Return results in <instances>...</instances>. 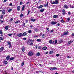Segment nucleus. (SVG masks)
<instances>
[{"label":"nucleus","mask_w":74,"mask_h":74,"mask_svg":"<svg viewBox=\"0 0 74 74\" xmlns=\"http://www.w3.org/2000/svg\"><path fill=\"white\" fill-rule=\"evenodd\" d=\"M65 35H69V32H64L63 34V35L64 36Z\"/></svg>","instance_id":"nucleus-1"},{"label":"nucleus","mask_w":74,"mask_h":74,"mask_svg":"<svg viewBox=\"0 0 74 74\" xmlns=\"http://www.w3.org/2000/svg\"><path fill=\"white\" fill-rule=\"evenodd\" d=\"M49 69H50V70H51L52 71L53 70H57V68L56 67H51L49 68Z\"/></svg>","instance_id":"nucleus-2"},{"label":"nucleus","mask_w":74,"mask_h":74,"mask_svg":"<svg viewBox=\"0 0 74 74\" xmlns=\"http://www.w3.org/2000/svg\"><path fill=\"white\" fill-rule=\"evenodd\" d=\"M17 36L19 37H21L22 36V33H20V34H17Z\"/></svg>","instance_id":"nucleus-3"},{"label":"nucleus","mask_w":74,"mask_h":74,"mask_svg":"<svg viewBox=\"0 0 74 74\" xmlns=\"http://www.w3.org/2000/svg\"><path fill=\"white\" fill-rule=\"evenodd\" d=\"M28 54L29 56H32V55H33V53L30 51L28 53Z\"/></svg>","instance_id":"nucleus-4"},{"label":"nucleus","mask_w":74,"mask_h":74,"mask_svg":"<svg viewBox=\"0 0 74 74\" xmlns=\"http://www.w3.org/2000/svg\"><path fill=\"white\" fill-rule=\"evenodd\" d=\"M74 41L73 40H70V41H69L68 42V45H70V44H71V43H73V42Z\"/></svg>","instance_id":"nucleus-5"},{"label":"nucleus","mask_w":74,"mask_h":74,"mask_svg":"<svg viewBox=\"0 0 74 74\" xmlns=\"http://www.w3.org/2000/svg\"><path fill=\"white\" fill-rule=\"evenodd\" d=\"M64 7L65 8H66V9H68V8H69V7H68V6L66 4L64 5Z\"/></svg>","instance_id":"nucleus-6"},{"label":"nucleus","mask_w":74,"mask_h":74,"mask_svg":"<svg viewBox=\"0 0 74 74\" xmlns=\"http://www.w3.org/2000/svg\"><path fill=\"white\" fill-rule=\"evenodd\" d=\"M4 47H2L1 48H0V52H3V50H4Z\"/></svg>","instance_id":"nucleus-7"},{"label":"nucleus","mask_w":74,"mask_h":74,"mask_svg":"<svg viewBox=\"0 0 74 74\" xmlns=\"http://www.w3.org/2000/svg\"><path fill=\"white\" fill-rule=\"evenodd\" d=\"M51 24L52 25H56L57 23V22H54V21H52L51 22Z\"/></svg>","instance_id":"nucleus-8"},{"label":"nucleus","mask_w":74,"mask_h":74,"mask_svg":"<svg viewBox=\"0 0 74 74\" xmlns=\"http://www.w3.org/2000/svg\"><path fill=\"white\" fill-rule=\"evenodd\" d=\"M21 51L22 52H24L25 51V48L24 46L23 47L21 48Z\"/></svg>","instance_id":"nucleus-9"},{"label":"nucleus","mask_w":74,"mask_h":74,"mask_svg":"<svg viewBox=\"0 0 74 74\" xmlns=\"http://www.w3.org/2000/svg\"><path fill=\"white\" fill-rule=\"evenodd\" d=\"M62 14L63 15H64L66 14V12H65V10L64 9L62 10Z\"/></svg>","instance_id":"nucleus-10"},{"label":"nucleus","mask_w":74,"mask_h":74,"mask_svg":"<svg viewBox=\"0 0 74 74\" xmlns=\"http://www.w3.org/2000/svg\"><path fill=\"white\" fill-rule=\"evenodd\" d=\"M26 34H27V33L26 32H25L22 34V36H26Z\"/></svg>","instance_id":"nucleus-11"},{"label":"nucleus","mask_w":74,"mask_h":74,"mask_svg":"<svg viewBox=\"0 0 74 74\" xmlns=\"http://www.w3.org/2000/svg\"><path fill=\"white\" fill-rule=\"evenodd\" d=\"M10 56H7L6 58L7 60H8L10 59Z\"/></svg>","instance_id":"nucleus-12"},{"label":"nucleus","mask_w":74,"mask_h":74,"mask_svg":"<svg viewBox=\"0 0 74 74\" xmlns=\"http://www.w3.org/2000/svg\"><path fill=\"white\" fill-rule=\"evenodd\" d=\"M4 64L6 65H7V64H8V62L4 60V61L3 62Z\"/></svg>","instance_id":"nucleus-13"},{"label":"nucleus","mask_w":74,"mask_h":74,"mask_svg":"<svg viewBox=\"0 0 74 74\" xmlns=\"http://www.w3.org/2000/svg\"><path fill=\"white\" fill-rule=\"evenodd\" d=\"M8 42V45H9V48H10L11 47V43H10V42Z\"/></svg>","instance_id":"nucleus-14"},{"label":"nucleus","mask_w":74,"mask_h":74,"mask_svg":"<svg viewBox=\"0 0 74 74\" xmlns=\"http://www.w3.org/2000/svg\"><path fill=\"white\" fill-rule=\"evenodd\" d=\"M54 1L55 2V4H58V3H59V1L58 0H55Z\"/></svg>","instance_id":"nucleus-15"},{"label":"nucleus","mask_w":74,"mask_h":74,"mask_svg":"<svg viewBox=\"0 0 74 74\" xmlns=\"http://www.w3.org/2000/svg\"><path fill=\"white\" fill-rule=\"evenodd\" d=\"M25 7H26L25 5H24L22 7V10L24 11V10H25Z\"/></svg>","instance_id":"nucleus-16"},{"label":"nucleus","mask_w":74,"mask_h":74,"mask_svg":"<svg viewBox=\"0 0 74 74\" xmlns=\"http://www.w3.org/2000/svg\"><path fill=\"white\" fill-rule=\"evenodd\" d=\"M20 9H21V7H20V6H18L17 7V11H19V10H20Z\"/></svg>","instance_id":"nucleus-17"},{"label":"nucleus","mask_w":74,"mask_h":74,"mask_svg":"<svg viewBox=\"0 0 74 74\" xmlns=\"http://www.w3.org/2000/svg\"><path fill=\"white\" fill-rule=\"evenodd\" d=\"M47 6H48V2H47V4H45L44 5L45 7H47Z\"/></svg>","instance_id":"nucleus-18"},{"label":"nucleus","mask_w":74,"mask_h":74,"mask_svg":"<svg viewBox=\"0 0 74 74\" xmlns=\"http://www.w3.org/2000/svg\"><path fill=\"white\" fill-rule=\"evenodd\" d=\"M42 49L43 50H46L47 49V47H43Z\"/></svg>","instance_id":"nucleus-19"},{"label":"nucleus","mask_w":74,"mask_h":74,"mask_svg":"<svg viewBox=\"0 0 74 74\" xmlns=\"http://www.w3.org/2000/svg\"><path fill=\"white\" fill-rule=\"evenodd\" d=\"M14 59H15V58H14V57H12L10 59V60H14Z\"/></svg>","instance_id":"nucleus-20"},{"label":"nucleus","mask_w":74,"mask_h":74,"mask_svg":"<svg viewBox=\"0 0 74 74\" xmlns=\"http://www.w3.org/2000/svg\"><path fill=\"white\" fill-rule=\"evenodd\" d=\"M58 15H54L53 16V17L54 18H57V17H58Z\"/></svg>","instance_id":"nucleus-21"},{"label":"nucleus","mask_w":74,"mask_h":74,"mask_svg":"<svg viewBox=\"0 0 74 74\" xmlns=\"http://www.w3.org/2000/svg\"><path fill=\"white\" fill-rule=\"evenodd\" d=\"M34 31L35 32H38V28H35L34 29Z\"/></svg>","instance_id":"nucleus-22"},{"label":"nucleus","mask_w":74,"mask_h":74,"mask_svg":"<svg viewBox=\"0 0 74 74\" xmlns=\"http://www.w3.org/2000/svg\"><path fill=\"white\" fill-rule=\"evenodd\" d=\"M44 9H41V10H40V12H44Z\"/></svg>","instance_id":"nucleus-23"},{"label":"nucleus","mask_w":74,"mask_h":74,"mask_svg":"<svg viewBox=\"0 0 74 74\" xmlns=\"http://www.w3.org/2000/svg\"><path fill=\"white\" fill-rule=\"evenodd\" d=\"M2 13L3 15H4L5 14V10H3L2 11Z\"/></svg>","instance_id":"nucleus-24"},{"label":"nucleus","mask_w":74,"mask_h":74,"mask_svg":"<svg viewBox=\"0 0 74 74\" xmlns=\"http://www.w3.org/2000/svg\"><path fill=\"white\" fill-rule=\"evenodd\" d=\"M31 21H32V22H35V21H36V19L32 18L31 19Z\"/></svg>","instance_id":"nucleus-25"},{"label":"nucleus","mask_w":74,"mask_h":74,"mask_svg":"<svg viewBox=\"0 0 74 74\" xmlns=\"http://www.w3.org/2000/svg\"><path fill=\"white\" fill-rule=\"evenodd\" d=\"M46 29L47 32H49V28L46 27Z\"/></svg>","instance_id":"nucleus-26"},{"label":"nucleus","mask_w":74,"mask_h":74,"mask_svg":"<svg viewBox=\"0 0 74 74\" xmlns=\"http://www.w3.org/2000/svg\"><path fill=\"white\" fill-rule=\"evenodd\" d=\"M53 51H50L49 52V55H51V54L52 53H53Z\"/></svg>","instance_id":"nucleus-27"},{"label":"nucleus","mask_w":74,"mask_h":74,"mask_svg":"<svg viewBox=\"0 0 74 74\" xmlns=\"http://www.w3.org/2000/svg\"><path fill=\"white\" fill-rule=\"evenodd\" d=\"M8 27H8V26H6L5 27V29L6 30H8Z\"/></svg>","instance_id":"nucleus-28"},{"label":"nucleus","mask_w":74,"mask_h":74,"mask_svg":"<svg viewBox=\"0 0 74 74\" xmlns=\"http://www.w3.org/2000/svg\"><path fill=\"white\" fill-rule=\"evenodd\" d=\"M40 55V53L39 52H38L37 53L36 56H39Z\"/></svg>","instance_id":"nucleus-29"},{"label":"nucleus","mask_w":74,"mask_h":74,"mask_svg":"<svg viewBox=\"0 0 74 74\" xmlns=\"http://www.w3.org/2000/svg\"><path fill=\"white\" fill-rule=\"evenodd\" d=\"M30 41L28 40L27 41V44H30Z\"/></svg>","instance_id":"nucleus-30"},{"label":"nucleus","mask_w":74,"mask_h":74,"mask_svg":"<svg viewBox=\"0 0 74 74\" xmlns=\"http://www.w3.org/2000/svg\"><path fill=\"white\" fill-rule=\"evenodd\" d=\"M43 7V5H40L39 6L38 8H42Z\"/></svg>","instance_id":"nucleus-31"},{"label":"nucleus","mask_w":74,"mask_h":74,"mask_svg":"<svg viewBox=\"0 0 74 74\" xmlns=\"http://www.w3.org/2000/svg\"><path fill=\"white\" fill-rule=\"evenodd\" d=\"M49 43L50 44H52V40H49Z\"/></svg>","instance_id":"nucleus-32"},{"label":"nucleus","mask_w":74,"mask_h":74,"mask_svg":"<svg viewBox=\"0 0 74 74\" xmlns=\"http://www.w3.org/2000/svg\"><path fill=\"white\" fill-rule=\"evenodd\" d=\"M61 23H64V22H65L64 21V20H63V19H62L61 20Z\"/></svg>","instance_id":"nucleus-33"},{"label":"nucleus","mask_w":74,"mask_h":74,"mask_svg":"<svg viewBox=\"0 0 74 74\" xmlns=\"http://www.w3.org/2000/svg\"><path fill=\"white\" fill-rule=\"evenodd\" d=\"M0 34L1 35H3V31L2 30H0Z\"/></svg>","instance_id":"nucleus-34"},{"label":"nucleus","mask_w":74,"mask_h":74,"mask_svg":"<svg viewBox=\"0 0 74 74\" xmlns=\"http://www.w3.org/2000/svg\"><path fill=\"white\" fill-rule=\"evenodd\" d=\"M28 32V33L30 34V33H32V30H29Z\"/></svg>","instance_id":"nucleus-35"},{"label":"nucleus","mask_w":74,"mask_h":74,"mask_svg":"<svg viewBox=\"0 0 74 74\" xmlns=\"http://www.w3.org/2000/svg\"><path fill=\"white\" fill-rule=\"evenodd\" d=\"M24 65V61H23L21 63V66H23Z\"/></svg>","instance_id":"nucleus-36"},{"label":"nucleus","mask_w":74,"mask_h":74,"mask_svg":"<svg viewBox=\"0 0 74 74\" xmlns=\"http://www.w3.org/2000/svg\"><path fill=\"white\" fill-rule=\"evenodd\" d=\"M63 42V40L62 39H60V41H59V43H62Z\"/></svg>","instance_id":"nucleus-37"},{"label":"nucleus","mask_w":74,"mask_h":74,"mask_svg":"<svg viewBox=\"0 0 74 74\" xmlns=\"http://www.w3.org/2000/svg\"><path fill=\"white\" fill-rule=\"evenodd\" d=\"M12 9H9V10H8V12H11V11H12Z\"/></svg>","instance_id":"nucleus-38"},{"label":"nucleus","mask_w":74,"mask_h":74,"mask_svg":"<svg viewBox=\"0 0 74 74\" xmlns=\"http://www.w3.org/2000/svg\"><path fill=\"white\" fill-rule=\"evenodd\" d=\"M36 41L38 42H40L41 41V39H39L37 40Z\"/></svg>","instance_id":"nucleus-39"},{"label":"nucleus","mask_w":74,"mask_h":74,"mask_svg":"<svg viewBox=\"0 0 74 74\" xmlns=\"http://www.w3.org/2000/svg\"><path fill=\"white\" fill-rule=\"evenodd\" d=\"M4 40V38L3 37H0V40Z\"/></svg>","instance_id":"nucleus-40"},{"label":"nucleus","mask_w":74,"mask_h":74,"mask_svg":"<svg viewBox=\"0 0 74 74\" xmlns=\"http://www.w3.org/2000/svg\"><path fill=\"white\" fill-rule=\"evenodd\" d=\"M51 4H55V1H53L52 2H51Z\"/></svg>","instance_id":"nucleus-41"},{"label":"nucleus","mask_w":74,"mask_h":74,"mask_svg":"<svg viewBox=\"0 0 74 74\" xmlns=\"http://www.w3.org/2000/svg\"><path fill=\"white\" fill-rule=\"evenodd\" d=\"M8 36H12V34H8Z\"/></svg>","instance_id":"nucleus-42"},{"label":"nucleus","mask_w":74,"mask_h":74,"mask_svg":"<svg viewBox=\"0 0 74 74\" xmlns=\"http://www.w3.org/2000/svg\"><path fill=\"white\" fill-rule=\"evenodd\" d=\"M25 23H23L22 25V26H24V27L25 26Z\"/></svg>","instance_id":"nucleus-43"},{"label":"nucleus","mask_w":74,"mask_h":74,"mask_svg":"<svg viewBox=\"0 0 74 74\" xmlns=\"http://www.w3.org/2000/svg\"><path fill=\"white\" fill-rule=\"evenodd\" d=\"M42 36L43 38H45V35L43 34Z\"/></svg>","instance_id":"nucleus-44"},{"label":"nucleus","mask_w":74,"mask_h":74,"mask_svg":"<svg viewBox=\"0 0 74 74\" xmlns=\"http://www.w3.org/2000/svg\"><path fill=\"white\" fill-rule=\"evenodd\" d=\"M28 22H29V20H28L27 19L26 20V21H25L26 23H28Z\"/></svg>","instance_id":"nucleus-45"},{"label":"nucleus","mask_w":74,"mask_h":74,"mask_svg":"<svg viewBox=\"0 0 74 74\" xmlns=\"http://www.w3.org/2000/svg\"><path fill=\"white\" fill-rule=\"evenodd\" d=\"M30 13V10L28 11V13L27 14V15H28L29 14V13Z\"/></svg>","instance_id":"nucleus-46"},{"label":"nucleus","mask_w":74,"mask_h":74,"mask_svg":"<svg viewBox=\"0 0 74 74\" xmlns=\"http://www.w3.org/2000/svg\"><path fill=\"white\" fill-rule=\"evenodd\" d=\"M23 16V14H21L20 15V17H21V18H22V17Z\"/></svg>","instance_id":"nucleus-47"},{"label":"nucleus","mask_w":74,"mask_h":74,"mask_svg":"<svg viewBox=\"0 0 74 74\" xmlns=\"http://www.w3.org/2000/svg\"><path fill=\"white\" fill-rule=\"evenodd\" d=\"M67 20L68 21H70V18L69 17V18H68Z\"/></svg>","instance_id":"nucleus-48"},{"label":"nucleus","mask_w":74,"mask_h":74,"mask_svg":"<svg viewBox=\"0 0 74 74\" xmlns=\"http://www.w3.org/2000/svg\"><path fill=\"white\" fill-rule=\"evenodd\" d=\"M23 4V2H20V5H22Z\"/></svg>","instance_id":"nucleus-49"},{"label":"nucleus","mask_w":74,"mask_h":74,"mask_svg":"<svg viewBox=\"0 0 74 74\" xmlns=\"http://www.w3.org/2000/svg\"><path fill=\"white\" fill-rule=\"evenodd\" d=\"M9 5L10 6H12V3H10L9 4Z\"/></svg>","instance_id":"nucleus-50"},{"label":"nucleus","mask_w":74,"mask_h":74,"mask_svg":"<svg viewBox=\"0 0 74 74\" xmlns=\"http://www.w3.org/2000/svg\"><path fill=\"white\" fill-rule=\"evenodd\" d=\"M3 18V15H1L0 18L1 19H2V18Z\"/></svg>","instance_id":"nucleus-51"},{"label":"nucleus","mask_w":74,"mask_h":74,"mask_svg":"<svg viewBox=\"0 0 74 74\" xmlns=\"http://www.w3.org/2000/svg\"><path fill=\"white\" fill-rule=\"evenodd\" d=\"M1 23H3V22H4V21L1 20Z\"/></svg>","instance_id":"nucleus-52"},{"label":"nucleus","mask_w":74,"mask_h":74,"mask_svg":"<svg viewBox=\"0 0 74 74\" xmlns=\"http://www.w3.org/2000/svg\"><path fill=\"white\" fill-rule=\"evenodd\" d=\"M33 43L32 42L30 43V45H33Z\"/></svg>","instance_id":"nucleus-53"},{"label":"nucleus","mask_w":74,"mask_h":74,"mask_svg":"<svg viewBox=\"0 0 74 74\" xmlns=\"http://www.w3.org/2000/svg\"><path fill=\"white\" fill-rule=\"evenodd\" d=\"M55 44V41H52V42L51 43V44Z\"/></svg>","instance_id":"nucleus-54"},{"label":"nucleus","mask_w":74,"mask_h":74,"mask_svg":"<svg viewBox=\"0 0 74 74\" xmlns=\"http://www.w3.org/2000/svg\"><path fill=\"white\" fill-rule=\"evenodd\" d=\"M59 55H60L59 54H57L56 55V56H57V57L59 56Z\"/></svg>","instance_id":"nucleus-55"},{"label":"nucleus","mask_w":74,"mask_h":74,"mask_svg":"<svg viewBox=\"0 0 74 74\" xmlns=\"http://www.w3.org/2000/svg\"><path fill=\"white\" fill-rule=\"evenodd\" d=\"M38 37V36H37V35H35V36H34V37L35 38H37V37Z\"/></svg>","instance_id":"nucleus-56"},{"label":"nucleus","mask_w":74,"mask_h":74,"mask_svg":"<svg viewBox=\"0 0 74 74\" xmlns=\"http://www.w3.org/2000/svg\"><path fill=\"white\" fill-rule=\"evenodd\" d=\"M54 42H55V44H57V40H56Z\"/></svg>","instance_id":"nucleus-57"},{"label":"nucleus","mask_w":74,"mask_h":74,"mask_svg":"<svg viewBox=\"0 0 74 74\" xmlns=\"http://www.w3.org/2000/svg\"><path fill=\"white\" fill-rule=\"evenodd\" d=\"M23 40H26V38H23Z\"/></svg>","instance_id":"nucleus-58"},{"label":"nucleus","mask_w":74,"mask_h":74,"mask_svg":"<svg viewBox=\"0 0 74 74\" xmlns=\"http://www.w3.org/2000/svg\"><path fill=\"white\" fill-rule=\"evenodd\" d=\"M15 23H18V21H16Z\"/></svg>","instance_id":"nucleus-59"},{"label":"nucleus","mask_w":74,"mask_h":74,"mask_svg":"<svg viewBox=\"0 0 74 74\" xmlns=\"http://www.w3.org/2000/svg\"><path fill=\"white\" fill-rule=\"evenodd\" d=\"M7 0H4L3 1V3H5L7 1Z\"/></svg>","instance_id":"nucleus-60"},{"label":"nucleus","mask_w":74,"mask_h":74,"mask_svg":"<svg viewBox=\"0 0 74 74\" xmlns=\"http://www.w3.org/2000/svg\"><path fill=\"white\" fill-rule=\"evenodd\" d=\"M68 14H69V15H71V12H68Z\"/></svg>","instance_id":"nucleus-61"},{"label":"nucleus","mask_w":74,"mask_h":74,"mask_svg":"<svg viewBox=\"0 0 74 74\" xmlns=\"http://www.w3.org/2000/svg\"><path fill=\"white\" fill-rule=\"evenodd\" d=\"M38 49H41V46H39L38 47Z\"/></svg>","instance_id":"nucleus-62"},{"label":"nucleus","mask_w":74,"mask_h":74,"mask_svg":"<svg viewBox=\"0 0 74 74\" xmlns=\"http://www.w3.org/2000/svg\"><path fill=\"white\" fill-rule=\"evenodd\" d=\"M53 30H51V32L53 33Z\"/></svg>","instance_id":"nucleus-63"},{"label":"nucleus","mask_w":74,"mask_h":74,"mask_svg":"<svg viewBox=\"0 0 74 74\" xmlns=\"http://www.w3.org/2000/svg\"><path fill=\"white\" fill-rule=\"evenodd\" d=\"M30 27L32 28V27H33V25H32L30 26Z\"/></svg>","instance_id":"nucleus-64"}]
</instances>
